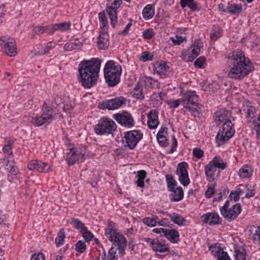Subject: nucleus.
<instances>
[{
	"label": "nucleus",
	"mask_w": 260,
	"mask_h": 260,
	"mask_svg": "<svg viewBox=\"0 0 260 260\" xmlns=\"http://www.w3.org/2000/svg\"><path fill=\"white\" fill-rule=\"evenodd\" d=\"M214 255L217 257L218 260H232L226 252L219 248L215 251Z\"/></svg>",
	"instance_id": "obj_42"
},
{
	"label": "nucleus",
	"mask_w": 260,
	"mask_h": 260,
	"mask_svg": "<svg viewBox=\"0 0 260 260\" xmlns=\"http://www.w3.org/2000/svg\"><path fill=\"white\" fill-rule=\"evenodd\" d=\"M114 118L121 125L131 128L134 125V120L132 114L126 111L113 115Z\"/></svg>",
	"instance_id": "obj_8"
},
{
	"label": "nucleus",
	"mask_w": 260,
	"mask_h": 260,
	"mask_svg": "<svg viewBox=\"0 0 260 260\" xmlns=\"http://www.w3.org/2000/svg\"><path fill=\"white\" fill-rule=\"evenodd\" d=\"M121 69L120 66H116L114 61L109 60L104 68V76L106 83L109 86L113 87L120 82Z\"/></svg>",
	"instance_id": "obj_3"
},
{
	"label": "nucleus",
	"mask_w": 260,
	"mask_h": 260,
	"mask_svg": "<svg viewBox=\"0 0 260 260\" xmlns=\"http://www.w3.org/2000/svg\"><path fill=\"white\" fill-rule=\"evenodd\" d=\"M116 128L117 125L113 120L107 117H103L99 121L94 129L97 135H102L111 134Z\"/></svg>",
	"instance_id": "obj_5"
},
{
	"label": "nucleus",
	"mask_w": 260,
	"mask_h": 260,
	"mask_svg": "<svg viewBox=\"0 0 260 260\" xmlns=\"http://www.w3.org/2000/svg\"><path fill=\"white\" fill-rule=\"evenodd\" d=\"M216 168H213L209 164L205 168V175L207 180L210 182H213L215 179Z\"/></svg>",
	"instance_id": "obj_25"
},
{
	"label": "nucleus",
	"mask_w": 260,
	"mask_h": 260,
	"mask_svg": "<svg viewBox=\"0 0 260 260\" xmlns=\"http://www.w3.org/2000/svg\"><path fill=\"white\" fill-rule=\"evenodd\" d=\"M105 236L113 244L120 241L123 238H125L123 235L118 232L115 223L112 221L108 222L107 228L105 230Z\"/></svg>",
	"instance_id": "obj_7"
},
{
	"label": "nucleus",
	"mask_w": 260,
	"mask_h": 260,
	"mask_svg": "<svg viewBox=\"0 0 260 260\" xmlns=\"http://www.w3.org/2000/svg\"><path fill=\"white\" fill-rule=\"evenodd\" d=\"M81 233L86 241H90L93 237V234L88 230L87 228H84Z\"/></svg>",
	"instance_id": "obj_50"
},
{
	"label": "nucleus",
	"mask_w": 260,
	"mask_h": 260,
	"mask_svg": "<svg viewBox=\"0 0 260 260\" xmlns=\"http://www.w3.org/2000/svg\"><path fill=\"white\" fill-rule=\"evenodd\" d=\"M86 244L82 241H79L76 244V250L80 253H83L86 249Z\"/></svg>",
	"instance_id": "obj_51"
},
{
	"label": "nucleus",
	"mask_w": 260,
	"mask_h": 260,
	"mask_svg": "<svg viewBox=\"0 0 260 260\" xmlns=\"http://www.w3.org/2000/svg\"><path fill=\"white\" fill-rule=\"evenodd\" d=\"M143 221L145 224L151 227L155 226L157 223V221H155L154 219L149 217L144 218Z\"/></svg>",
	"instance_id": "obj_57"
},
{
	"label": "nucleus",
	"mask_w": 260,
	"mask_h": 260,
	"mask_svg": "<svg viewBox=\"0 0 260 260\" xmlns=\"http://www.w3.org/2000/svg\"><path fill=\"white\" fill-rule=\"evenodd\" d=\"M252 238L254 243L260 244V225L255 231V232L253 234Z\"/></svg>",
	"instance_id": "obj_58"
},
{
	"label": "nucleus",
	"mask_w": 260,
	"mask_h": 260,
	"mask_svg": "<svg viewBox=\"0 0 260 260\" xmlns=\"http://www.w3.org/2000/svg\"><path fill=\"white\" fill-rule=\"evenodd\" d=\"M253 124L257 135L260 136V114L258 115L256 119L253 120Z\"/></svg>",
	"instance_id": "obj_56"
},
{
	"label": "nucleus",
	"mask_w": 260,
	"mask_h": 260,
	"mask_svg": "<svg viewBox=\"0 0 260 260\" xmlns=\"http://www.w3.org/2000/svg\"><path fill=\"white\" fill-rule=\"evenodd\" d=\"M182 104L185 108L198 105V98L194 91H187L182 95Z\"/></svg>",
	"instance_id": "obj_12"
},
{
	"label": "nucleus",
	"mask_w": 260,
	"mask_h": 260,
	"mask_svg": "<svg viewBox=\"0 0 260 260\" xmlns=\"http://www.w3.org/2000/svg\"><path fill=\"white\" fill-rule=\"evenodd\" d=\"M165 237L172 243H177L179 240V232L174 229L168 230Z\"/></svg>",
	"instance_id": "obj_27"
},
{
	"label": "nucleus",
	"mask_w": 260,
	"mask_h": 260,
	"mask_svg": "<svg viewBox=\"0 0 260 260\" xmlns=\"http://www.w3.org/2000/svg\"><path fill=\"white\" fill-rule=\"evenodd\" d=\"M106 11L110 19L111 24L113 27H115L117 19L116 10L115 8H113L112 7H107Z\"/></svg>",
	"instance_id": "obj_28"
},
{
	"label": "nucleus",
	"mask_w": 260,
	"mask_h": 260,
	"mask_svg": "<svg viewBox=\"0 0 260 260\" xmlns=\"http://www.w3.org/2000/svg\"><path fill=\"white\" fill-rule=\"evenodd\" d=\"M168 69L169 67L165 62H156L154 65V72L160 76L164 75Z\"/></svg>",
	"instance_id": "obj_32"
},
{
	"label": "nucleus",
	"mask_w": 260,
	"mask_h": 260,
	"mask_svg": "<svg viewBox=\"0 0 260 260\" xmlns=\"http://www.w3.org/2000/svg\"><path fill=\"white\" fill-rule=\"evenodd\" d=\"M154 35V33L152 29H147L144 31L143 33V36L145 39H150L152 38Z\"/></svg>",
	"instance_id": "obj_61"
},
{
	"label": "nucleus",
	"mask_w": 260,
	"mask_h": 260,
	"mask_svg": "<svg viewBox=\"0 0 260 260\" xmlns=\"http://www.w3.org/2000/svg\"><path fill=\"white\" fill-rule=\"evenodd\" d=\"M196 107L197 106L194 107L190 106L186 108V109L188 110V111L191 112L192 115H193L194 117H197L199 116V113Z\"/></svg>",
	"instance_id": "obj_63"
},
{
	"label": "nucleus",
	"mask_w": 260,
	"mask_h": 260,
	"mask_svg": "<svg viewBox=\"0 0 260 260\" xmlns=\"http://www.w3.org/2000/svg\"><path fill=\"white\" fill-rule=\"evenodd\" d=\"M239 174L241 177L249 178L252 175V171L250 167L245 166L239 170Z\"/></svg>",
	"instance_id": "obj_41"
},
{
	"label": "nucleus",
	"mask_w": 260,
	"mask_h": 260,
	"mask_svg": "<svg viewBox=\"0 0 260 260\" xmlns=\"http://www.w3.org/2000/svg\"><path fill=\"white\" fill-rule=\"evenodd\" d=\"M203 45L199 39H197L194 41L191 48L192 54L194 55L195 57H197L200 52L201 48L202 47Z\"/></svg>",
	"instance_id": "obj_39"
},
{
	"label": "nucleus",
	"mask_w": 260,
	"mask_h": 260,
	"mask_svg": "<svg viewBox=\"0 0 260 260\" xmlns=\"http://www.w3.org/2000/svg\"><path fill=\"white\" fill-rule=\"evenodd\" d=\"M142 15L145 20L152 18L154 15V8L152 5H147L144 8Z\"/></svg>",
	"instance_id": "obj_26"
},
{
	"label": "nucleus",
	"mask_w": 260,
	"mask_h": 260,
	"mask_svg": "<svg viewBox=\"0 0 260 260\" xmlns=\"http://www.w3.org/2000/svg\"><path fill=\"white\" fill-rule=\"evenodd\" d=\"M241 210L240 204L237 203L232 206L231 208L227 209V210L222 211L221 214L226 220L232 221L237 218L241 213Z\"/></svg>",
	"instance_id": "obj_11"
},
{
	"label": "nucleus",
	"mask_w": 260,
	"mask_h": 260,
	"mask_svg": "<svg viewBox=\"0 0 260 260\" xmlns=\"http://www.w3.org/2000/svg\"><path fill=\"white\" fill-rule=\"evenodd\" d=\"M56 45V43L54 42H48L46 47L43 49V50L41 51H38L37 50H35V54L36 55H42L45 53L49 52L50 50L53 48Z\"/></svg>",
	"instance_id": "obj_35"
},
{
	"label": "nucleus",
	"mask_w": 260,
	"mask_h": 260,
	"mask_svg": "<svg viewBox=\"0 0 260 260\" xmlns=\"http://www.w3.org/2000/svg\"><path fill=\"white\" fill-rule=\"evenodd\" d=\"M109 45V35L106 32H101L98 38L97 46L100 49H104Z\"/></svg>",
	"instance_id": "obj_20"
},
{
	"label": "nucleus",
	"mask_w": 260,
	"mask_h": 260,
	"mask_svg": "<svg viewBox=\"0 0 260 260\" xmlns=\"http://www.w3.org/2000/svg\"><path fill=\"white\" fill-rule=\"evenodd\" d=\"M56 112L52 107L44 103L42 108V113L40 116L32 117L31 122L37 126H46L55 119Z\"/></svg>",
	"instance_id": "obj_4"
},
{
	"label": "nucleus",
	"mask_w": 260,
	"mask_h": 260,
	"mask_svg": "<svg viewBox=\"0 0 260 260\" xmlns=\"http://www.w3.org/2000/svg\"><path fill=\"white\" fill-rule=\"evenodd\" d=\"M187 167V164L186 162H181L178 165L176 171L179 180L184 186L188 185L190 182Z\"/></svg>",
	"instance_id": "obj_9"
},
{
	"label": "nucleus",
	"mask_w": 260,
	"mask_h": 260,
	"mask_svg": "<svg viewBox=\"0 0 260 260\" xmlns=\"http://www.w3.org/2000/svg\"><path fill=\"white\" fill-rule=\"evenodd\" d=\"M126 243L127 240L126 238H123L120 241L114 244L118 247L117 249L119 251V253L122 255L125 254V248L126 246Z\"/></svg>",
	"instance_id": "obj_44"
},
{
	"label": "nucleus",
	"mask_w": 260,
	"mask_h": 260,
	"mask_svg": "<svg viewBox=\"0 0 260 260\" xmlns=\"http://www.w3.org/2000/svg\"><path fill=\"white\" fill-rule=\"evenodd\" d=\"M65 238L64 230L61 229L55 239V244L57 247H59L63 244L64 239Z\"/></svg>",
	"instance_id": "obj_43"
},
{
	"label": "nucleus",
	"mask_w": 260,
	"mask_h": 260,
	"mask_svg": "<svg viewBox=\"0 0 260 260\" xmlns=\"http://www.w3.org/2000/svg\"><path fill=\"white\" fill-rule=\"evenodd\" d=\"M218 132L223 133L225 132L226 133H231V134L232 136H233L235 133L232 121H229L227 123L222 124V126L220 127Z\"/></svg>",
	"instance_id": "obj_33"
},
{
	"label": "nucleus",
	"mask_w": 260,
	"mask_h": 260,
	"mask_svg": "<svg viewBox=\"0 0 260 260\" xmlns=\"http://www.w3.org/2000/svg\"><path fill=\"white\" fill-rule=\"evenodd\" d=\"M68 223H70L73 225L74 228L77 230H80V232H82L84 228L86 227L84 225L79 219L74 218H72L70 220L68 221Z\"/></svg>",
	"instance_id": "obj_36"
},
{
	"label": "nucleus",
	"mask_w": 260,
	"mask_h": 260,
	"mask_svg": "<svg viewBox=\"0 0 260 260\" xmlns=\"http://www.w3.org/2000/svg\"><path fill=\"white\" fill-rule=\"evenodd\" d=\"M221 29L219 27H215L212 29V32L211 34L210 38L212 40H216L221 36Z\"/></svg>",
	"instance_id": "obj_48"
},
{
	"label": "nucleus",
	"mask_w": 260,
	"mask_h": 260,
	"mask_svg": "<svg viewBox=\"0 0 260 260\" xmlns=\"http://www.w3.org/2000/svg\"><path fill=\"white\" fill-rule=\"evenodd\" d=\"M235 256L236 260H247L246 250L243 247H240L235 250Z\"/></svg>",
	"instance_id": "obj_34"
},
{
	"label": "nucleus",
	"mask_w": 260,
	"mask_h": 260,
	"mask_svg": "<svg viewBox=\"0 0 260 260\" xmlns=\"http://www.w3.org/2000/svg\"><path fill=\"white\" fill-rule=\"evenodd\" d=\"M146 172L145 170H140L137 172L136 176L137 180L136 182L138 187L141 188L144 187V180L146 177Z\"/></svg>",
	"instance_id": "obj_31"
},
{
	"label": "nucleus",
	"mask_w": 260,
	"mask_h": 260,
	"mask_svg": "<svg viewBox=\"0 0 260 260\" xmlns=\"http://www.w3.org/2000/svg\"><path fill=\"white\" fill-rule=\"evenodd\" d=\"M168 128L166 126H162L159 130L157 136V140L159 145L162 147L166 146L168 144L167 136L168 135Z\"/></svg>",
	"instance_id": "obj_19"
},
{
	"label": "nucleus",
	"mask_w": 260,
	"mask_h": 260,
	"mask_svg": "<svg viewBox=\"0 0 260 260\" xmlns=\"http://www.w3.org/2000/svg\"><path fill=\"white\" fill-rule=\"evenodd\" d=\"M68 164L74 165L76 162H82L84 160V154L77 149H70L67 154Z\"/></svg>",
	"instance_id": "obj_14"
},
{
	"label": "nucleus",
	"mask_w": 260,
	"mask_h": 260,
	"mask_svg": "<svg viewBox=\"0 0 260 260\" xmlns=\"http://www.w3.org/2000/svg\"><path fill=\"white\" fill-rule=\"evenodd\" d=\"M99 17L100 22L102 23L101 27V28L104 29L107 24V20L105 13L104 12H100L99 14Z\"/></svg>",
	"instance_id": "obj_53"
},
{
	"label": "nucleus",
	"mask_w": 260,
	"mask_h": 260,
	"mask_svg": "<svg viewBox=\"0 0 260 260\" xmlns=\"http://www.w3.org/2000/svg\"><path fill=\"white\" fill-rule=\"evenodd\" d=\"M5 143H6L3 148L4 152L9 155H12L13 153L12 148L14 144L13 141L8 140H6Z\"/></svg>",
	"instance_id": "obj_45"
},
{
	"label": "nucleus",
	"mask_w": 260,
	"mask_h": 260,
	"mask_svg": "<svg viewBox=\"0 0 260 260\" xmlns=\"http://www.w3.org/2000/svg\"><path fill=\"white\" fill-rule=\"evenodd\" d=\"M181 103H182V99L170 101L169 103V104L170 105V107L176 108H177Z\"/></svg>",
	"instance_id": "obj_62"
},
{
	"label": "nucleus",
	"mask_w": 260,
	"mask_h": 260,
	"mask_svg": "<svg viewBox=\"0 0 260 260\" xmlns=\"http://www.w3.org/2000/svg\"><path fill=\"white\" fill-rule=\"evenodd\" d=\"M31 260H45V256L41 253H35L32 256Z\"/></svg>",
	"instance_id": "obj_64"
},
{
	"label": "nucleus",
	"mask_w": 260,
	"mask_h": 260,
	"mask_svg": "<svg viewBox=\"0 0 260 260\" xmlns=\"http://www.w3.org/2000/svg\"><path fill=\"white\" fill-rule=\"evenodd\" d=\"M209 165L212 166L214 168H217L224 170L226 167V164L224 163L223 160L218 156H215L211 161L209 163Z\"/></svg>",
	"instance_id": "obj_24"
},
{
	"label": "nucleus",
	"mask_w": 260,
	"mask_h": 260,
	"mask_svg": "<svg viewBox=\"0 0 260 260\" xmlns=\"http://www.w3.org/2000/svg\"><path fill=\"white\" fill-rule=\"evenodd\" d=\"M143 134L139 130L130 131L125 132L122 142L125 147L130 149L136 147L139 141L142 139Z\"/></svg>",
	"instance_id": "obj_6"
},
{
	"label": "nucleus",
	"mask_w": 260,
	"mask_h": 260,
	"mask_svg": "<svg viewBox=\"0 0 260 260\" xmlns=\"http://www.w3.org/2000/svg\"><path fill=\"white\" fill-rule=\"evenodd\" d=\"M229 66L228 76L231 79H241L252 71L254 67L249 59L240 52L230 53L228 57Z\"/></svg>",
	"instance_id": "obj_2"
},
{
	"label": "nucleus",
	"mask_w": 260,
	"mask_h": 260,
	"mask_svg": "<svg viewBox=\"0 0 260 260\" xmlns=\"http://www.w3.org/2000/svg\"><path fill=\"white\" fill-rule=\"evenodd\" d=\"M167 216H168L171 220L175 224L179 226H182L184 224L185 219L181 215L174 213L172 214H167Z\"/></svg>",
	"instance_id": "obj_29"
},
{
	"label": "nucleus",
	"mask_w": 260,
	"mask_h": 260,
	"mask_svg": "<svg viewBox=\"0 0 260 260\" xmlns=\"http://www.w3.org/2000/svg\"><path fill=\"white\" fill-rule=\"evenodd\" d=\"M6 167L7 169H10V172L12 174L16 175L18 173V168L13 165V160L7 159Z\"/></svg>",
	"instance_id": "obj_46"
},
{
	"label": "nucleus",
	"mask_w": 260,
	"mask_h": 260,
	"mask_svg": "<svg viewBox=\"0 0 260 260\" xmlns=\"http://www.w3.org/2000/svg\"><path fill=\"white\" fill-rule=\"evenodd\" d=\"M214 115L215 122L218 126L231 121V113L226 110L222 109L217 111Z\"/></svg>",
	"instance_id": "obj_13"
},
{
	"label": "nucleus",
	"mask_w": 260,
	"mask_h": 260,
	"mask_svg": "<svg viewBox=\"0 0 260 260\" xmlns=\"http://www.w3.org/2000/svg\"><path fill=\"white\" fill-rule=\"evenodd\" d=\"M206 61V59L204 56H200L197 59L195 60L194 62V66L195 67H198L199 68H203V64L205 63Z\"/></svg>",
	"instance_id": "obj_55"
},
{
	"label": "nucleus",
	"mask_w": 260,
	"mask_h": 260,
	"mask_svg": "<svg viewBox=\"0 0 260 260\" xmlns=\"http://www.w3.org/2000/svg\"><path fill=\"white\" fill-rule=\"evenodd\" d=\"M101 61L99 58L84 60L79 64V80L85 88H90L97 83Z\"/></svg>",
	"instance_id": "obj_1"
},
{
	"label": "nucleus",
	"mask_w": 260,
	"mask_h": 260,
	"mask_svg": "<svg viewBox=\"0 0 260 260\" xmlns=\"http://www.w3.org/2000/svg\"><path fill=\"white\" fill-rule=\"evenodd\" d=\"M214 192V186L213 184H211L208 186V189L205 192L206 198H211Z\"/></svg>",
	"instance_id": "obj_60"
},
{
	"label": "nucleus",
	"mask_w": 260,
	"mask_h": 260,
	"mask_svg": "<svg viewBox=\"0 0 260 260\" xmlns=\"http://www.w3.org/2000/svg\"><path fill=\"white\" fill-rule=\"evenodd\" d=\"M6 54L10 57H13L17 54L16 42L13 40L7 42L4 45Z\"/></svg>",
	"instance_id": "obj_18"
},
{
	"label": "nucleus",
	"mask_w": 260,
	"mask_h": 260,
	"mask_svg": "<svg viewBox=\"0 0 260 260\" xmlns=\"http://www.w3.org/2000/svg\"><path fill=\"white\" fill-rule=\"evenodd\" d=\"M203 220L210 225L218 224L221 223V219L216 212L207 213L202 216Z\"/></svg>",
	"instance_id": "obj_17"
},
{
	"label": "nucleus",
	"mask_w": 260,
	"mask_h": 260,
	"mask_svg": "<svg viewBox=\"0 0 260 260\" xmlns=\"http://www.w3.org/2000/svg\"><path fill=\"white\" fill-rule=\"evenodd\" d=\"M180 3L182 8L187 6L192 11H196L199 9L197 4L194 2V0H180Z\"/></svg>",
	"instance_id": "obj_30"
},
{
	"label": "nucleus",
	"mask_w": 260,
	"mask_h": 260,
	"mask_svg": "<svg viewBox=\"0 0 260 260\" xmlns=\"http://www.w3.org/2000/svg\"><path fill=\"white\" fill-rule=\"evenodd\" d=\"M166 178L169 191L173 190L176 185V181L174 177L171 174H167Z\"/></svg>",
	"instance_id": "obj_40"
},
{
	"label": "nucleus",
	"mask_w": 260,
	"mask_h": 260,
	"mask_svg": "<svg viewBox=\"0 0 260 260\" xmlns=\"http://www.w3.org/2000/svg\"><path fill=\"white\" fill-rule=\"evenodd\" d=\"M125 100L122 97H117L116 98L104 101L101 105V109H107L110 110H113L120 107L125 103Z\"/></svg>",
	"instance_id": "obj_10"
},
{
	"label": "nucleus",
	"mask_w": 260,
	"mask_h": 260,
	"mask_svg": "<svg viewBox=\"0 0 260 260\" xmlns=\"http://www.w3.org/2000/svg\"><path fill=\"white\" fill-rule=\"evenodd\" d=\"M172 192L171 196V200L173 201H179L183 198V191L181 186L177 187L176 188H174L173 190L171 191Z\"/></svg>",
	"instance_id": "obj_23"
},
{
	"label": "nucleus",
	"mask_w": 260,
	"mask_h": 260,
	"mask_svg": "<svg viewBox=\"0 0 260 260\" xmlns=\"http://www.w3.org/2000/svg\"><path fill=\"white\" fill-rule=\"evenodd\" d=\"M152 249L155 251L159 252H170L168 245L162 240L156 239Z\"/></svg>",
	"instance_id": "obj_21"
},
{
	"label": "nucleus",
	"mask_w": 260,
	"mask_h": 260,
	"mask_svg": "<svg viewBox=\"0 0 260 260\" xmlns=\"http://www.w3.org/2000/svg\"><path fill=\"white\" fill-rule=\"evenodd\" d=\"M133 96L140 100H142L144 98L143 94L142 85L141 84V83L138 82L136 85L133 91Z\"/></svg>",
	"instance_id": "obj_38"
},
{
	"label": "nucleus",
	"mask_w": 260,
	"mask_h": 260,
	"mask_svg": "<svg viewBox=\"0 0 260 260\" xmlns=\"http://www.w3.org/2000/svg\"><path fill=\"white\" fill-rule=\"evenodd\" d=\"M204 154L203 151L200 148H195L193 149V156L197 158H201Z\"/></svg>",
	"instance_id": "obj_59"
},
{
	"label": "nucleus",
	"mask_w": 260,
	"mask_h": 260,
	"mask_svg": "<svg viewBox=\"0 0 260 260\" xmlns=\"http://www.w3.org/2000/svg\"><path fill=\"white\" fill-rule=\"evenodd\" d=\"M242 10V6L238 4L228 5V9L226 10L227 13L232 14H239Z\"/></svg>",
	"instance_id": "obj_37"
},
{
	"label": "nucleus",
	"mask_w": 260,
	"mask_h": 260,
	"mask_svg": "<svg viewBox=\"0 0 260 260\" xmlns=\"http://www.w3.org/2000/svg\"><path fill=\"white\" fill-rule=\"evenodd\" d=\"M70 26L71 23L70 22H65L55 24V27H56V29H57V30H59L62 31L69 30Z\"/></svg>",
	"instance_id": "obj_47"
},
{
	"label": "nucleus",
	"mask_w": 260,
	"mask_h": 260,
	"mask_svg": "<svg viewBox=\"0 0 260 260\" xmlns=\"http://www.w3.org/2000/svg\"><path fill=\"white\" fill-rule=\"evenodd\" d=\"M153 58V55L149 52H143L141 56V60L145 62L146 61L152 60Z\"/></svg>",
	"instance_id": "obj_52"
},
{
	"label": "nucleus",
	"mask_w": 260,
	"mask_h": 260,
	"mask_svg": "<svg viewBox=\"0 0 260 260\" xmlns=\"http://www.w3.org/2000/svg\"><path fill=\"white\" fill-rule=\"evenodd\" d=\"M231 134L218 132L216 137L217 145L219 147L227 142L233 137Z\"/></svg>",
	"instance_id": "obj_22"
},
{
	"label": "nucleus",
	"mask_w": 260,
	"mask_h": 260,
	"mask_svg": "<svg viewBox=\"0 0 260 260\" xmlns=\"http://www.w3.org/2000/svg\"><path fill=\"white\" fill-rule=\"evenodd\" d=\"M27 168L30 170L36 169L40 172L46 173L51 171L50 166L47 163L38 160L30 161L27 165Z\"/></svg>",
	"instance_id": "obj_15"
},
{
	"label": "nucleus",
	"mask_w": 260,
	"mask_h": 260,
	"mask_svg": "<svg viewBox=\"0 0 260 260\" xmlns=\"http://www.w3.org/2000/svg\"><path fill=\"white\" fill-rule=\"evenodd\" d=\"M109 260H118V256L116 255V251L114 248L112 247L108 252Z\"/></svg>",
	"instance_id": "obj_54"
},
{
	"label": "nucleus",
	"mask_w": 260,
	"mask_h": 260,
	"mask_svg": "<svg viewBox=\"0 0 260 260\" xmlns=\"http://www.w3.org/2000/svg\"><path fill=\"white\" fill-rule=\"evenodd\" d=\"M145 82L149 84L153 88H157L159 86V83L151 77H147Z\"/></svg>",
	"instance_id": "obj_49"
},
{
	"label": "nucleus",
	"mask_w": 260,
	"mask_h": 260,
	"mask_svg": "<svg viewBox=\"0 0 260 260\" xmlns=\"http://www.w3.org/2000/svg\"><path fill=\"white\" fill-rule=\"evenodd\" d=\"M147 125L150 129L156 128L159 124L158 112L156 109L151 110L147 114Z\"/></svg>",
	"instance_id": "obj_16"
}]
</instances>
